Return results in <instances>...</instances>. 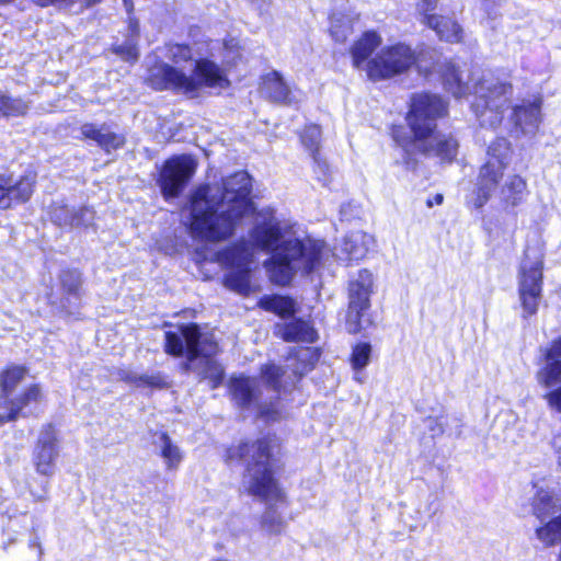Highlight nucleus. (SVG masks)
<instances>
[{"mask_svg": "<svg viewBox=\"0 0 561 561\" xmlns=\"http://www.w3.org/2000/svg\"><path fill=\"white\" fill-rule=\"evenodd\" d=\"M251 178L240 171L221 184H205L190 198V231L194 239L221 242L234 234L241 220L254 214L250 199Z\"/></svg>", "mask_w": 561, "mask_h": 561, "instance_id": "1", "label": "nucleus"}, {"mask_svg": "<svg viewBox=\"0 0 561 561\" xmlns=\"http://www.w3.org/2000/svg\"><path fill=\"white\" fill-rule=\"evenodd\" d=\"M250 239L253 247L271 253L264 267L270 279L282 286L289 284L298 272L308 274L316 270L327 253L323 241L300 239L294 226L278 219L272 208L255 213Z\"/></svg>", "mask_w": 561, "mask_h": 561, "instance_id": "2", "label": "nucleus"}, {"mask_svg": "<svg viewBox=\"0 0 561 561\" xmlns=\"http://www.w3.org/2000/svg\"><path fill=\"white\" fill-rule=\"evenodd\" d=\"M147 80L156 90L170 89L188 98L198 96L204 89L221 92L230 85L225 69L206 58L191 62L188 71L157 61Z\"/></svg>", "mask_w": 561, "mask_h": 561, "instance_id": "3", "label": "nucleus"}, {"mask_svg": "<svg viewBox=\"0 0 561 561\" xmlns=\"http://www.w3.org/2000/svg\"><path fill=\"white\" fill-rule=\"evenodd\" d=\"M445 113L446 104L439 96L426 93L416 94L412 98L408 122L413 134L415 149L443 160H451L457 154V141L453 137L446 138L435 130L436 118Z\"/></svg>", "mask_w": 561, "mask_h": 561, "instance_id": "4", "label": "nucleus"}, {"mask_svg": "<svg viewBox=\"0 0 561 561\" xmlns=\"http://www.w3.org/2000/svg\"><path fill=\"white\" fill-rule=\"evenodd\" d=\"M165 352L174 356H186V369L196 370L217 388L224 378V368L213 359L218 345L208 334H202L196 324L184 325L180 332H165Z\"/></svg>", "mask_w": 561, "mask_h": 561, "instance_id": "5", "label": "nucleus"}, {"mask_svg": "<svg viewBox=\"0 0 561 561\" xmlns=\"http://www.w3.org/2000/svg\"><path fill=\"white\" fill-rule=\"evenodd\" d=\"M272 448L270 440L261 439L251 445H240L230 455L231 458H250L242 488L248 494L266 502L278 501L283 496L272 471Z\"/></svg>", "mask_w": 561, "mask_h": 561, "instance_id": "6", "label": "nucleus"}, {"mask_svg": "<svg viewBox=\"0 0 561 561\" xmlns=\"http://www.w3.org/2000/svg\"><path fill=\"white\" fill-rule=\"evenodd\" d=\"M253 249L245 242L236 243L221 252L213 255L211 262L219 263L228 270L225 276V286L241 295H248L252 290L251 272Z\"/></svg>", "mask_w": 561, "mask_h": 561, "instance_id": "7", "label": "nucleus"}, {"mask_svg": "<svg viewBox=\"0 0 561 561\" xmlns=\"http://www.w3.org/2000/svg\"><path fill=\"white\" fill-rule=\"evenodd\" d=\"M510 154V144L504 138L496 139L489 147L488 160L480 170L477 183V197L473 202L477 208L482 207L497 187Z\"/></svg>", "mask_w": 561, "mask_h": 561, "instance_id": "8", "label": "nucleus"}, {"mask_svg": "<svg viewBox=\"0 0 561 561\" xmlns=\"http://www.w3.org/2000/svg\"><path fill=\"white\" fill-rule=\"evenodd\" d=\"M416 61L415 51L405 44L386 46L367 64V77L377 81L409 70Z\"/></svg>", "mask_w": 561, "mask_h": 561, "instance_id": "9", "label": "nucleus"}, {"mask_svg": "<svg viewBox=\"0 0 561 561\" xmlns=\"http://www.w3.org/2000/svg\"><path fill=\"white\" fill-rule=\"evenodd\" d=\"M374 289V276L368 270H360L348 283V309L346 329L357 333L364 329L363 318L370 307V296Z\"/></svg>", "mask_w": 561, "mask_h": 561, "instance_id": "10", "label": "nucleus"}, {"mask_svg": "<svg viewBox=\"0 0 561 561\" xmlns=\"http://www.w3.org/2000/svg\"><path fill=\"white\" fill-rule=\"evenodd\" d=\"M511 89V85L499 83L488 87V94H484L483 85L474 88V93L480 95L481 102L474 103L473 108L482 126L494 127L501 123Z\"/></svg>", "mask_w": 561, "mask_h": 561, "instance_id": "11", "label": "nucleus"}, {"mask_svg": "<svg viewBox=\"0 0 561 561\" xmlns=\"http://www.w3.org/2000/svg\"><path fill=\"white\" fill-rule=\"evenodd\" d=\"M197 163L191 156H175L165 161L159 183L167 198L176 197L194 175Z\"/></svg>", "mask_w": 561, "mask_h": 561, "instance_id": "12", "label": "nucleus"}, {"mask_svg": "<svg viewBox=\"0 0 561 561\" xmlns=\"http://www.w3.org/2000/svg\"><path fill=\"white\" fill-rule=\"evenodd\" d=\"M37 174L26 170L22 174H0V209H10L14 205L26 203L33 195Z\"/></svg>", "mask_w": 561, "mask_h": 561, "instance_id": "13", "label": "nucleus"}, {"mask_svg": "<svg viewBox=\"0 0 561 561\" xmlns=\"http://www.w3.org/2000/svg\"><path fill=\"white\" fill-rule=\"evenodd\" d=\"M230 392L233 400L240 407H251L255 404L259 413L267 420H275L277 416V410L274 408V403L271 401L270 405L262 401V392L257 389L255 379L245 377L231 378Z\"/></svg>", "mask_w": 561, "mask_h": 561, "instance_id": "14", "label": "nucleus"}, {"mask_svg": "<svg viewBox=\"0 0 561 561\" xmlns=\"http://www.w3.org/2000/svg\"><path fill=\"white\" fill-rule=\"evenodd\" d=\"M58 454L56 431L48 425L42 431L35 448L34 466L36 471L42 476L51 477L55 473V462Z\"/></svg>", "mask_w": 561, "mask_h": 561, "instance_id": "15", "label": "nucleus"}, {"mask_svg": "<svg viewBox=\"0 0 561 561\" xmlns=\"http://www.w3.org/2000/svg\"><path fill=\"white\" fill-rule=\"evenodd\" d=\"M375 245V238L364 231L347 233L342 242L334 248V255L344 262L358 261L366 256Z\"/></svg>", "mask_w": 561, "mask_h": 561, "instance_id": "16", "label": "nucleus"}, {"mask_svg": "<svg viewBox=\"0 0 561 561\" xmlns=\"http://www.w3.org/2000/svg\"><path fill=\"white\" fill-rule=\"evenodd\" d=\"M261 93L279 104L291 105L297 102L295 94L278 71H270L262 77Z\"/></svg>", "mask_w": 561, "mask_h": 561, "instance_id": "17", "label": "nucleus"}, {"mask_svg": "<svg viewBox=\"0 0 561 561\" xmlns=\"http://www.w3.org/2000/svg\"><path fill=\"white\" fill-rule=\"evenodd\" d=\"M382 38L375 31H367L351 46L350 54L353 66L367 75V64L371 54L381 45Z\"/></svg>", "mask_w": 561, "mask_h": 561, "instance_id": "18", "label": "nucleus"}, {"mask_svg": "<svg viewBox=\"0 0 561 561\" xmlns=\"http://www.w3.org/2000/svg\"><path fill=\"white\" fill-rule=\"evenodd\" d=\"M42 399L43 391L39 385L33 383L27 386L20 394H14L9 401H5L3 408L8 409L9 413L0 415V424L15 421L26 407L38 403Z\"/></svg>", "mask_w": 561, "mask_h": 561, "instance_id": "19", "label": "nucleus"}, {"mask_svg": "<svg viewBox=\"0 0 561 561\" xmlns=\"http://www.w3.org/2000/svg\"><path fill=\"white\" fill-rule=\"evenodd\" d=\"M276 334L286 342H307L312 343L317 339L316 330L309 322L296 320L286 324L275 327Z\"/></svg>", "mask_w": 561, "mask_h": 561, "instance_id": "20", "label": "nucleus"}, {"mask_svg": "<svg viewBox=\"0 0 561 561\" xmlns=\"http://www.w3.org/2000/svg\"><path fill=\"white\" fill-rule=\"evenodd\" d=\"M443 81L447 91L456 98L471 92L469 75L459 70L454 64H447L443 72Z\"/></svg>", "mask_w": 561, "mask_h": 561, "instance_id": "21", "label": "nucleus"}, {"mask_svg": "<svg viewBox=\"0 0 561 561\" xmlns=\"http://www.w3.org/2000/svg\"><path fill=\"white\" fill-rule=\"evenodd\" d=\"M26 373L25 367L12 365L0 374V407H4L5 401L14 396L18 385L25 378Z\"/></svg>", "mask_w": 561, "mask_h": 561, "instance_id": "22", "label": "nucleus"}, {"mask_svg": "<svg viewBox=\"0 0 561 561\" xmlns=\"http://www.w3.org/2000/svg\"><path fill=\"white\" fill-rule=\"evenodd\" d=\"M154 445L159 449L165 468L168 470L178 469L184 455L182 449L171 439V437L167 433H160L154 440Z\"/></svg>", "mask_w": 561, "mask_h": 561, "instance_id": "23", "label": "nucleus"}, {"mask_svg": "<svg viewBox=\"0 0 561 561\" xmlns=\"http://www.w3.org/2000/svg\"><path fill=\"white\" fill-rule=\"evenodd\" d=\"M321 140V129L317 125L306 126L301 135L302 145L311 152L314 163L317 165L316 172L320 176H325L329 167L325 161L319 157V146Z\"/></svg>", "mask_w": 561, "mask_h": 561, "instance_id": "24", "label": "nucleus"}, {"mask_svg": "<svg viewBox=\"0 0 561 561\" xmlns=\"http://www.w3.org/2000/svg\"><path fill=\"white\" fill-rule=\"evenodd\" d=\"M427 26L436 32L440 39L456 43L461 39L462 30L460 25L447 16L427 18Z\"/></svg>", "mask_w": 561, "mask_h": 561, "instance_id": "25", "label": "nucleus"}, {"mask_svg": "<svg viewBox=\"0 0 561 561\" xmlns=\"http://www.w3.org/2000/svg\"><path fill=\"white\" fill-rule=\"evenodd\" d=\"M546 356L551 363L546 367L541 376L547 386H553L561 381V337L552 341Z\"/></svg>", "mask_w": 561, "mask_h": 561, "instance_id": "26", "label": "nucleus"}, {"mask_svg": "<svg viewBox=\"0 0 561 561\" xmlns=\"http://www.w3.org/2000/svg\"><path fill=\"white\" fill-rule=\"evenodd\" d=\"M53 219L60 226H89L94 219V213L90 208H81L77 213H71L66 207H59L54 210Z\"/></svg>", "mask_w": 561, "mask_h": 561, "instance_id": "27", "label": "nucleus"}, {"mask_svg": "<svg viewBox=\"0 0 561 561\" xmlns=\"http://www.w3.org/2000/svg\"><path fill=\"white\" fill-rule=\"evenodd\" d=\"M259 306L264 310L275 312L280 318H289L297 311L296 301L286 296H265L260 299Z\"/></svg>", "mask_w": 561, "mask_h": 561, "instance_id": "28", "label": "nucleus"}, {"mask_svg": "<svg viewBox=\"0 0 561 561\" xmlns=\"http://www.w3.org/2000/svg\"><path fill=\"white\" fill-rule=\"evenodd\" d=\"M358 15H348L343 13H335L331 16L330 34L337 43H344L353 33L355 21Z\"/></svg>", "mask_w": 561, "mask_h": 561, "instance_id": "29", "label": "nucleus"}, {"mask_svg": "<svg viewBox=\"0 0 561 561\" xmlns=\"http://www.w3.org/2000/svg\"><path fill=\"white\" fill-rule=\"evenodd\" d=\"M371 356V345L366 342L357 343L353 346V351L351 354V365L353 369L356 371L355 380L362 383L363 377L359 375V371L363 370L370 362Z\"/></svg>", "mask_w": 561, "mask_h": 561, "instance_id": "30", "label": "nucleus"}, {"mask_svg": "<svg viewBox=\"0 0 561 561\" xmlns=\"http://www.w3.org/2000/svg\"><path fill=\"white\" fill-rule=\"evenodd\" d=\"M28 102L21 98H12L0 90V115L1 116H23L28 111Z\"/></svg>", "mask_w": 561, "mask_h": 561, "instance_id": "31", "label": "nucleus"}, {"mask_svg": "<svg viewBox=\"0 0 561 561\" xmlns=\"http://www.w3.org/2000/svg\"><path fill=\"white\" fill-rule=\"evenodd\" d=\"M534 507L535 513L541 519L550 517L560 511L558 499H554L549 492L543 490L537 495Z\"/></svg>", "mask_w": 561, "mask_h": 561, "instance_id": "32", "label": "nucleus"}, {"mask_svg": "<svg viewBox=\"0 0 561 561\" xmlns=\"http://www.w3.org/2000/svg\"><path fill=\"white\" fill-rule=\"evenodd\" d=\"M167 56L172 61V65H170V67L184 68L186 71H188L191 62H194L192 58V50L186 45H170L168 47ZM164 64L167 65V62Z\"/></svg>", "mask_w": 561, "mask_h": 561, "instance_id": "33", "label": "nucleus"}, {"mask_svg": "<svg viewBox=\"0 0 561 561\" xmlns=\"http://www.w3.org/2000/svg\"><path fill=\"white\" fill-rule=\"evenodd\" d=\"M538 538L546 545H554L561 541V515L549 520L537 530Z\"/></svg>", "mask_w": 561, "mask_h": 561, "instance_id": "34", "label": "nucleus"}, {"mask_svg": "<svg viewBox=\"0 0 561 561\" xmlns=\"http://www.w3.org/2000/svg\"><path fill=\"white\" fill-rule=\"evenodd\" d=\"M525 185L526 184L524 180L519 176L510 179L502 191L506 202L511 203L512 205H516L517 203L522 202Z\"/></svg>", "mask_w": 561, "mask_h": 561, "instance_id": "35", "label": "nucleus"}, {"mask_svg": "<svg viewBox=\"0 0 561 561\" xmlns=\"http://www.w3.org/2000/svg\"><path fill=\"white\" fill-rule=\"evenodd\" d=\"M262 529L270 535H278L285 528V522L279 513L273 508H268L262 516Z\"/></svg>", "mask_w": 561, "mask_h": 561, "instance_id": "36", "label": "nucleus"}, {"mask_svg": "<svg viewBox=\"0 0 561 561\" xmlns=\"http://www.w3.org/2000/svg\"><path fill=\"white\" fill-rule=\"evenodd\" d=\"M285 371L275 365H267L262 369V377L268 383V391H273L278 394L283 386L280 378Z\"/></svg>", "mask_w": 561, "mask_h": 561, "instance_id": "37", "label": "nucleus"}, {"mask_svg": "<svg viewBox=\"0 0 561 561\" xmlns=\"http://www.w3.org/2000/svg\"><path fill=\"white\" fill-rule=\"evenodd\" d=\"M113 51L123 60L128 62H135L139 57L137 41L129 38L126 43L113 47Z\"/></svg>", "mask_w": 561, "mask_h": 561, "instance_id": "38", "label": "nucleus"}, {"mask_svg": "<svg viewBox=\"0 0 561 561\" xmlns=\"http://www.w3.org/2000/svg\"><path fill=\"white\" fill-rule=\"evenodd\" d=\"M61 284L69 294H77L81 286V274L78 271H66L61 275Z\"/></svg>", "mask_w": 561, "mask_h": 561, "instance_id": "39", "label": "nucleus"}, {"mask_svg": "<svg viewBox=\"0 0 561 561\" xmlns=\"http://www.w3.org/2000/svg\"><path fill=\"white\" fill-rule=\"evenodd\" d=\"M124 142V136L115 134L106 127L99 146L105 149L106 151H110L111 149H117L122 147Z\"/></svg>", "mask_w": 561, "mask_h": 561, "instance_id": "40", "label": "nucleus"}, {"mask_svg": "<svg viewBox=\"0 0 561 561\" xmlns=\"http://www.w3.org/2000/svg\"><path fill=\"white\" fill-rule=\"evenodd\" d=\"M138 380V388L150 387L161 389L167 386V381L161 374H140Z\"/></svg>", "mask_w": 561, "mask_h": 561, "instance_id": "41", "label": "nucleus"}, {"mask_svg": "<svg viewBox=\"0 0 561 561\" xmlns=\"http://www.w3.org/2000/svg\"><path fill=\"white\" fill-rule=\"evenodd\" d=\"M105 128H106V126L98 127L94 124H84L81 127V133L84 138L92 139L98 145H100Z\"/></svg>", "mask_w": 561, "mask_h": 561, "instance_id": "42", "label": "nucleus"}, {"mask_svg": "<svg viewBox=\"0 0 561 561\" xmlns=\"http://www.w3.org/2000/svg\"><path fill=\"white\" fill-rule=\"evenodd\" d=\"M437 0H419L416 4L417 12L423 15V22L427 25V18L437 16L432 12L436 9Z\"/></svg>", "mask_w": 561, "mask_h": 561, "instance_id": "43", "label": "nucleus"}, {"mask_svg": "<svg viewBox=\"0 0 561 561\" xmlns=\"http://www.w3.org/2000/svg\"><path fill=\"white\" fill-rule=\"evenodd\" d=\"M542 100L539 96H536L531 103H528V124H538L541 119L540 108H541Z\"/></svg>", "mask_w": 561, "mask_h": 561, "instance_id": "44", "label": "nucleus"}, {"mask_svg": "<svg viewBox=\"0 0 561 561\" xmlns=\"http://www.w3.org/2000/svg\"><path fill=\"white\" fill-rule=\"evenodd\" d=\"M529 277L533 279L534 284L531 285L530 288H528V296L538 297L541 291V285H540V282L542 278L541 266L538 268H534L531 271V274L528 275V278Z\"/></svg>", "mask_w": 561, "mask_h": 561, "instance_id": "45", "label": "nucleus"}, {"mask_svg": "<svg viewBox=\"0 0 561 561\" xmlns=\"http://www.w3.org/2000/svg\"><path fill=\"white\" fill-rule=\"evenodd\" d=\"M525 117L526 108L523 105L512 108V119L514 121L515 125L523 128V122Z\"/></svg>", "mask_w": 561, "mask_h": 561, "instance_id": "46", "label": "nucleus"}, {"mask_svg": "<svg viewBox=\"0 0 561 561\" xmlns=\"http://www.w3.org/2000/svg\"><path fill=\"white\" fill-rule=\"evenodd\" d=\"M298 358L301 362H308V365H312L318 359V355L311 348H301L298 352Z\"/></svg>", "mask_w": 561, "mask_h": 561, "instance_id": "47", "label": "nucleus"}, {"mask_svg": "<svg viewBox=\"0 0 561 561\" xmlns=\"http://www.w3.org/2000/svg\"><path fill=\"white\" fill-rule=\"evenodd\" d=\"M128 32H129V39L137 41V38L139 36V22L133 15H128Z\"/></svg>", "mask_w": 561, "mask_h": 561, "instance_id": "48", "label": "nucleus"}, {"mask_svg": "<svg viewBox=\"0 0 561 561\" xmlns=\"http://www.w3.org/2000/svg\"><path fill=\"white\" fill-rule=\"evenodd\" d=\"M549 404L561 412V387L548 394Z\"/></svg>", "mask_w": 561, "mask_h": 561, "instance_id": "49", "label": "nucleus"}, {"mask_svg": "<svg viewBox=\"0 0 561 561\" xmlns=\"http://www.w3.org/2000/svg\"><path fill=\"white\" fill-rule=\"evenodd\" d=\"M139 375L140 374H137V373H133V371H128V373H124L122 375V379L124 381H126L127 383L129 385H133L135 387H138V382H139Z\"/></svg>", "mask_w": 561, "mask_h": 561, "instance_id": "50", "label": "nucleus"}, {"mask_svg": "<svg viewBox=\"0 0 561 561\" xmlns=\"http://www.w3.org/2000/svg\"><path fill=\"white\" fill-rule=\"evenodd\" d=\"M31 493L36 502H45L48 500V484L45 483V485L42 489V492L36 493L32 491Z\"/></svg>", "mask_w": 561, "mask_h": 561, "instance_id": "51", "label": "nucleus"}, {"mask_svg": "<svg viewBox=\"0 0 561 561\" xmlns=\"http://www.w3.org/2000/svg\"><path fill=\"white\" fill-rule=\"evenodd\" d=\"M253 5L255 7L256 10H259L260 12H263L265 11L270 3H271V0H251Z\"/></svg>", "mask_w": 561, "mask_h": 561, "instance_id": "52", "label": "nucleus"}, {"mask_svg": "<svg viewBox=\"0 0 561 561\" xmlns=\"http://www.w3.org/2000/svg\"><path fill=\"white\" fill-rule=\"evenodd\" d=\"M124 8L128 15H133L134 12V2L133 0H123Z\"/></svg>", "mask_w": 561, "mask_h": 561, "instance_id": "53", "label": "nucleus"}, {"mask_svg": "<svg viewBox=\"0 0 561 561\" xmlns=\"http://www.w3.org/2000/svg\"><path fill=\"white\" fill-rule=\"evenodd\" d=\"M554 446L557 448V451L559 454V465L561 467V436H558L554 438Z\"/></svg>", "mask_w": 561, "mask_h": 561, "instance_id": "54", "label": "nucleus"}, {"mask_svg": "<svg viewBox=\"0 0 561 561\" xmlns=\"http://www.w3.org/2000/svg\"><path fill=\"white\" fill-rule=\"evenodd\" d=\"M519 296H520L522 305L526 306V291L524 289L523 284L520 285V288H519Z\"/></svg>", "mask_w": 561, "mask_h": 561, "instance_id": "55", "label": "nucleus"}, {"mask_svg": "<svg viewBox=\"0 0 561 561\" xmlns=\"http://www.w3.org/2000/svg\"><path fill=\"white\" fill-rule=\"evenodd\" d=\"M434 202L437 205L442 204L443 203V195L442 194H436L435 197H434Z\"/></svg>", "mask_w": 561, "mask_h": 561, "instance_id": "56", "label": "nucleus"}, {"mask_svg": "<svg viewBox=\"0 0 561 561\" xmlns=\"http://www.w3.org/2000/svg\"><path fill=\"white\" fill-rule=\"evenodd\" d=\"M307 366H308V365H305V367H304V369H302V370H297V371H295V374H296V375H299V376H302V375H304V373L308 369V367H307Z\"/></svg>", "mask_w": 561, "mask_h": 561, "instance_id": "57", "label": "nucleus"}, {"mask_svg": "<svg viewBox=\"0 0 561 561\" xmlns=\"http://www.w3.org/2000/svg\"><path fill=\"white\" fill-rule=\"evenodd\" d=\"M527 310H528V313H529V312H535V311H536V308H534V309H531V310H530V307L528 306V307H527Z\"/></svg>", "mask_w": 561, "mask_h": 561, "instance_id": "58", "label": "nucleus"}, {"mask_svg": "<svg viewBox=\"0 0 561 561\" xmlns=\"http://www.w3.org/2000/svg\"><path fill=\"white\" fill-rule=\"evenodd\" d=\"M427 205H428L430 207H432V206H433V203H432L431 201H428V202H427Z\"/></svg>", "mask_w": 561, "mask_h": 561, "instance_id": "59", "label": "nucleus"}]
</instances>
